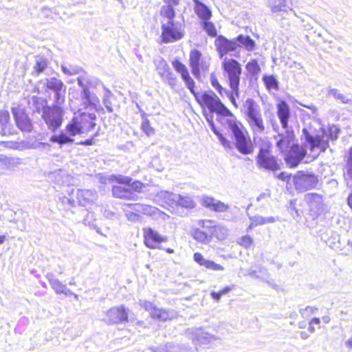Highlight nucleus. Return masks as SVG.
<instances>
[{"label":"nucleus","mask_w":352,"mask_h":352,"mask_svg":"<svg viewBox=\"0 0 352 352\" xmlns=\"http://www.w3.org/2000/svg\"><path fill=\"white\" fill-rule=\"evenodd\" d=\"M344 175L347 179L352 180V146L347 153V160L344 167Z\"/></svg>","instance_id":"nucleus-40"},{"label":"nucleus","mask_w":352,"mask_h":352,"mask_svg":"<svg viewBox=\"0 0 352 352\" xmlns=\"http://www.w3.org/2000/svg\"><path fill=\"white\" fill-rule=\"evenodd\" d=\"M347 204L352 209V190L347 198Z\"/></svg>","instance_id":"nucleus-54"},{"label":"nucleus","mask_w":352,"mask_h":352,"mask_svg":"<svg viewBox=\"0 0 352 352\" xmlns=\"http://www.w3.org/2000/svg\"><path fill=\"white\" fill-rule=\"evenodd\" d=\"M253 239L250 235H243L237 240V244L245 249L250 248L253 245Z\"/></svg>","instance_id":"nucleus-44"},{"label":"nucleus","mask_w":352,"mask_h":352,"mask_svg":"<svg viewBox=\"0 0 352 352\" xmlns=\"http://www.w3.org/2000/svg\"><path fill=\"white\" fill-rule=\"evenodd\" d=\"M16 124L23 132H30L33 129V124L30 118L23 109L19 107L11 108Z\"/></svg>","instance_id":"nucleus-13"},{"label":"nucleus","mask_w":352,"mask_h":352,"mask_svg":"<svg viewBox=\"0 0 352 352\" xmlns=\"http://www.w3.org/2000/svg\"><path fill=\"white\" fill-rule=\"evenodd\" d=\"M244 107L245 109L246 118L262 114L259 104L253 98H247L244 103Z\"/></svg>","instance_id":"nucleus-27"},{"label":"nucleus","mask_w":352,"mask_h":352,"mask_svg":"<svg viewBox=\"0 0 352 352\" xmlns=\"http://www.w3.org/2000/svg\"><path fill=\"white\" fill-rule=\"evenodd\" d=\"M291 5V0H272V10L274 12L287 11Z\"/></svg>","instance_id":"nucleus-34"},{"label":"nucleus","mask_w":352,"mask_h":352,"mask_svg":"<svg viewBox=\"0 0 352 352\" xmlns=\"http://www.w3.org/2000/svg\"><path fill=\"white\" fill-rule=\"evenodd\" d=\"M262 80L267 90L277 91L279 89V82L276 78L273 75H264Z\"/></svg>","instance_id":"nucleus-32"},{"label":"nucleus","mask_w":352,"mask_h":352,"mask_svg":"<svg viewBox=\"0 0 352 352\" xmlns=\"http://www.w3.org/2000/svg\"><path fill=\"white\" fill-rule=\"evenodd\" d=\"M161 18V40L162 43H169L180 40L184 36V32L177 23L175 22L176 15L167 10L164 11Z\"/></svg>","instance_id":"nucleus-4"},{"label":"nucleus","mask_w":352,"mask_h":352,"mask_svg":"<svg viewBox=\"0 0 352 352\" xmlns=\"http://www.w3.org/2000/svg\"><path fill=\"white\" fill-rule=\"evenodd\" d=\"M140 128L147 136L153 135L155 133V129L151 126L150 121L145 116L143 117Z\"/></svg>","instance_id":"nucleus-42"},{"label":"nucleus","mask_w":352,"mask_h":352,"mask_svg":"<svg viewBox=\"0 0 352 352\" xmlns=\"http://www.w3.org/2000/svg\"><path fill=\"white\" fill-rule=\"evenodd\" d=\"M234 289V285L226 286L219 292H212L210 294L211 297L216 301H219L221 297Z\"/></svg>","instance_id":"nucleus-43"},{"label":"nucleus","mask_w":352,"mask_h":352,"mask_svg":"<svg viewBox=\"0 0 352 352\" xmlns=\"http://www.w3.org/2000/svg\"><path fill=\"white\" fill-rule=\"evenodd\" d=\"M292 177L291 174H287L285 172H281L277 175L278 179H279L283 182H285L287 183H288L290 181Z\"/></svg>","instance_id":"nucleus-52"},{"label":"nucleus","mask_w":352,"mask_h":352,"mask_svg":"<svg viewBox=\"0 0 352 352\" xmlns=\"http://www.w3.org/2000/svg\"><path fill=\"white\" fill-rule=\"evenodd\" d=\"M202 27L209 36L216 38L218 36L216 27L212 22L210 21V19L203 21Z\"/></svg>","instance_id":"nucleus-41"},{"label":"nucleus","mask_w":352,"mask_h":352,"mask_svg":"<svg viewBox=\"0 0 352 352\" xmlns=\"http://www.w3.org/2000/svg\"><path fill=\"white\" fill-rule=\"evenodd\" d=\"M293 184L298 192H303L316 187L318 180L314 174L298 171L292 177Z\"/></svg>","instance_id":"nucleus-9"},{"label":"nucleus","mask_w":352,"mask_h":352,"mask_svg":"<svg viewBox=\"0 0 352 352\" xmlns=\"http://www.w3.org/2000/svg\"><path fill=\"white\" fill-rule=\"evenodd\" d=\"M150 316L153 319L162 322H165L170 319L169 314L166 310L157 308V307L151 313Z\"/></svg>","instance_id":"nucleus-36"},{"label":"nucleus","mask_w":352,"mask_h":352,"mask_svg":"<svg viewBox=\"0 0 352 352\" xmlns=\"http://www.w3.org/2000/svg\"><path fill=\"white\" fill-rule=\"evenodd\" d=\"M307 140L311 145V150H314L316 148H320L322 151L325 150V145L327 144L326 142H323L319 135H309L307 137Z\"/></svg>","instance_id":"nucleus-35"},{"label":"nucleus","mask_w":352,"mask_h":352,"mask_svg":"<svg viewBox=\"0 0 352 352\" xmlns=\"http://www.w3.org/2000/svg\"><path fill=\"white\" fill-rule=\"evenodd\" d=\"M209 80L211 86L220 96H222L223 93H228L226 89L220 83L219 78L217 73L214 72H211L209 76Z\"/></svg>","instance_id":"nucleus-31"},{"label":"nucleus","mask_w":352,"mask_h":352,"mask_svg":"<svg viewBox=\"0 0 352 352\" xmlns=\"http://www.w3.org/2000/svg\"><path fill=\"white\" fill-rule=\"evenodd\" d=\"M142 307L149 312V314H151V313L154 310V309L156 307V305L153 303V302H149V301H145L143 304H142Z\"/></svg>","instance_id":"nucleus-53"},{"label":"nucleus","mask_w":352,"mask_h":352,"mask_svg":"<svg viewBox=\"0 0 352 352\" xmlns=\"http://www.w3.org/2000/svg\"><path fill=\"white\" fill-rule=\"evenodd\" d=\"M223 228L214 224L210 219H201L198 221L197 226L192 231V238L201 244H208L213 237L220 239L218 232H221Z\"/></svg>","instance_id":"nucleus-7"},{"label":"nucleus","mask_w":352,"mask_h":352,"mask_svg":"<svg viewBox=\"0 0 352 352\" xmlns=\"http://www.w3.org/2000/svg\"><path fill=\"white\" fill-rule=\"evenodd\" d=\"M104 316L103 320L108 325L126 323L129 321V310L122 305L109 308Z\"/></svg>","instance_id":"nucleus-10"},{"label":"nucleus","mask_w":352,"mask_h":352,"mask_svg":"<svg viewBox=\"0 0 352 352\" xmlns=\"http://www.w3.org/2000/svg\"><path fill=\"white\" fill-rule=\"evenodd\" d=\"M16 133L8 110H0V134L9 136Z\"/></svg>","instance_id":"nucleus-20"},{"label":"nucleus","mask_w":352,"mask_h":352,"mask_svg":"<svg viewBox=\"0 0 352 352\" xmlns=\"http://www.w3.org/2000/svg\"><path fill=\"white\" fill-rule=\"evenodd\" d=\"M47 63L46 60H45L43 58H41L36 61L34 69V71L37 74H39V73L43 72L44 69L47 67Z\"/></svg>","instance_id":"nucleus-46"},{"label":"nucleus","mask_w":352,"mask_h":352,"mask_svg":"<svg viewBox=\"0 0 352 352\" xmlns=\"http://www.w3.org/2000/svg\"><path fill=\"white\" fill-rule=\"evenodd\" d=\"M41 116L48 129L54 132L62 125L63 121V110L57 104L44 107Z\"/></svg>","instance_id":"nucleus-8"},{"label":"nucleus","mask_w":352,"mask_h":352,"mask_svg":"<svg viewBox=\"0 0 352 352\" xmlns=\"http://www.w3.org/2000/svg\"><path fill=\"white\" fill-rule=\"evenodd\" d=\"M214 46L219 57L223 60L226 55L236 50L237 46L235 40H230L224 36L219 35L214 40Z\"/></svg>","instance_id":"nucleus-15"},{"label":"nucleus","mask_w":352,"mask_h":352,"mask_svg":"<svg viewBox=\"0 0 352 352\" xmlns=\"http://www.w3.org/2000/svg\"><path fill=\"white\" fill-rule=\"evenodd\" d=\"M284 160L289 168L296 167L306 156V149L298 142L295 143L285 153Z\"/></svg>","instance_id":"nucleus-12"},{"label":"nucleus","mask_w":352,"mask_h":352,"mask_svg":"<svg viewBox=\"0 0 352 352\" xmlns=\"http://www.w3.org/2000/svg\"><path fill=\"white\" fill-rule=\"evenodd\" d=\"M318 311V308L314 307H309L307 306L305 308V309L302 311V314L305 315V316H309L311 314H315Z\"/></svg>","instance_id":"nucleus-50"},{"label":"nucleus","mask_w":352,"mask_h":352,"mask_svg":"<svg viewBox=\"0 0 352 352\" xmlns=\"http://www.w3.org/2000/svg\"><path fill=\"white\" fill-rule=\"evenodd\" d=\"M96 120L94 113L83 112L76 114L66 125L65 130L70 136L88 133L95 128Z\"/></svg>","instance_id":"nucleus-6"},{"label":"nucleus","mask_w":352,"mask_h":352,"mask_svg":"<svg viewBox=\"0 0 352 352\" xmlns=\"http://www.w3.org/2000/svg\"><path fill=\"white\" fill-rule=\"evenodd\" d=\"M223 76L230 89L228 98L235 108H237L236 98L239 95V85L242 74L241 63L234 59L228 57L223 58L221 64Z\"/></svg>","instance_id":"nucleus-3"},{"label":"nucleus","mask_w":352,"mask_h":352,"mask_svg":"<svg viewBox=\"0 0 352 352\" xmlns=\"http://www.w3.org/2000/svg\"><path fill=\"white\" fill-rule=\"evenodd\" d=\"M228 209V206H226L224 203L220 201H215L210 210H214L215 212H223Z\"/></svg>","instance_id":"nucleus-48"},{"label":"nucleus","mask_w":352,"mask_h":352,"mask_svg":"<svg viewBox=\"0 0 352 352\" xmlns=\"http://www.w3.org/2000/svg\"><path fill=\"white\" fill-rule=\"evenodd\" d=\"M234 40L239 43L237 47H244L248 51H252L256 47V42L248 35L239 34Z\"/></svg>","instance_id":"nucleus-28"},{"label":"nucleus","mask_w":352,"mask_h":352,"mask_svg":"<svg viewBox=\"0 0 352 352\" xmlns=\"http://www.w3.org/2000/svg\"><path fill=\"white\" fill-rule=\"evenodd\" d=\"M215 202V200L210 197H204L202 200V205L208 208H210L212 207V205L214 204Z\"/></svg>","instance_id":"nucleus-51"},{"label":"nucleus","mask_w":352,"mask_h":352,"mask_svg":"<svg viewBox=\"0 0 352 352\" xmlns=\"http://www.w3.org/2000/svg\"><path fill=\"white\" fill-rule=\"evenodd\" d=\"M247 75L251 77H256L261 72V67L256 59H251L245 65Z\"/></svg>","instance_id":"nucleus-30"},{"label":"nucleus","mask_w":352,"mask_h":352,"mask_svg":"<svg viewBox=\"0 0 352 352\" xmlns=\"http://www.w3.org/2000/svg\"><path fill=\"white\" fill-rule=\"evenodd\" d=\"M165 251L167 252V253H169V254H172L174 252V250L173 249H171V248H166L165 249Z\"/></svg>","instance_id":"nucleus-57"},{"label":"nucleus","mask_w":352,"mask_h":352,"mask_svg":"<svg viewBox=\"0 0 352 352\" xmlns=\"http://www.w3.org/2000/svg\"><path fill=\"white\" fill-rule=\"evenodd\" d=\"M164 5L160 8V15H164V11L168 10L176 15L175 7L178 6L181 3L182 0H162Z\"/></svg>","instance_id":"nucleus-37"},{"label":"nucleus","mask_w":352,"mask_h":352,"mask_svg":"<svg viewBox=\"0 0 352 352\" xmlns=\"http://www.w3.org/2000/svg\"><path fill=\"white\" fill-rule=\"evenodd\" d=\"M52 288L57 294H64L65 296H74V298H77L78 296L72 293L67 287L63 285L61 283L56 281L52 283Z\"/></svg>","instance_id":"nucleus-38"},{"label":"nucleus","mask_w":352,"mask_h":352,"mask_svg":"<svg viewBox=\"0 0 352 352\" xmlns=\"http://www.w3.org/2000/svg\"><path fill=\"white\" fill-rule=\"evenodd\" d=\"M158 74L160 77L171 87L175 88L178 85L177 76L173 73L166 63L162 67L158 68Z\"/></svg>","instance_id":"nucleus-21"},{"label":"nucleus","mask_w":352,"mask_h":352,"mask_svg":"<svg viewBox=\"0 0 352 352\" xmlns=\"http://www.w3.org/2000/svg\"><path fill=\"white\" fill-rule=\"evenodd\" d=\"M6 241V236L4 235H0V245L3 243V242Z\"/></svg>","instance_id":"nucleus-56"},{"label":"nucleus","mask_w":352,"mask_h":352,"mask_svg":"<svg viewBox=\"0 0 352 352\" xmlns=\"http://www.w3.org/2000/svg\"><path fill=\"white\" fill-rule=\"evenodd\" d=\"M171 64L175 70L180 74L187 89L195 97L211 129L218 136L221 144L225 147L230 146V142L217 129L212 118L214 113L230 118L227 119L226 123L228 130L230 131L234 136V145L237 151L243 155L253 153L254 146L248 131L242 122L238 120L233 113L222 102L220 98L212 91H204L201 93L196 91L195 82L191 77L187 66L178 58L172 60Z\"/></svg>","instance_id":"nucleus-1"},{"label":"nucleus","mask_w":352,"mask_h":352,"mask_svg":"<svg viewBox=\"0 0 352 352\" xmlns=\"http://www.w3.org/2000/svg\"><path fill=\"white\" fill-rule=\"evenodd\" d=\"M246 120L254 135L265 133V125L262 114L250 118H246Z\"/></svg>","instance_id":"nucleus-23"},{"label":"nucleus","mask_w":352,"mask_h":352,"mask_svg":"<svg viewBox=\"0 0 352 352\" xmlns=\"http://www.w3.org/2000/svg\"><path fill=\"white\" fill-rule=\"evenodd\" d=\"M255 160L257 167L261 170L276 172L280 168L281 161L274 154L270 142L260 146Z\"/></svg>","instance_id":"nucleus-5"},{"label":"nucleus","mask_w":352,"mask_h":352,"mask_svg":"<svg viewBox=\"0 0 352 352\" xmlns=\"http://www.w3.org/2000/svg\"><path fill=\"white\" fill-rule=\"evenodd\" d=\"M203 64L204 57L201 52L196 48L191 49L189 52V66L195 76H199Z\"/></svg>","instance_id":"nucleus-18"},{"label":"nucleus","mask_w":352,"mask_h":352,"mask_svg":"<svg viewBox=\"0 0 352 352\" xmlns=\"http://www.w3.org/2000/svg\"><path fill=\"white\" fill-rule=\"evenodd\" d=\"M177 204L179 206L186 208H192L195 206L194 201L189 197H179Z\"/></svg>","instance_id":"nucleus-45"},{"label":"nucleus","mask_w":352,"mask_h":352,"mask_svg":"<svg viewBox=\"0 0 352 352\" xmlns=\"http://www.w3.org/2000/svg\"><path fill=\"white\" fill-rule=\"evenodd\" d=\"M193 260L199 266L204 267L207 270L213 271H223L224 267L220 264L216 263L212 261L207 260L200 252H195L193 254Z\"/></svg>","instance_id":"nucleus-22"},{"label":"nucleus","mask_w":352,"mask_h":352,"mask_svg":"<svg viewBox=\"0 0 352 352\" xmlns=\"http://www.w3.org/2000/svg\"><path fill=\"white\" fill-rule=\"evenodd\" d=\"M276 146L281 153H285L293 144L297 142L293 130H286L284 133H278L274 136Z\"/></svg>","instance_id":"nucleus-14"},{"label":"nucleus","mask_w":352,"mask_h":352,"mask_svg":"<svg viewBox=\"0 0 352 352\" xmlns=\"http://www.w3.org/2000/svg\"><path fill=\"white\" fill-rule=\"evenodd\" d=\"M18 164L16 159L4 155L0 156V175L12 170Z\"/></svg>","instance_id":"nucleus-29"},{"label":"nucleus","mask_w":352,"mask_h":352,"mask_svg":"<svg viewBox=\"0 0 352 352\" xmlns=\"http://www.w3.org/2000/svg\"><path fill=\"white\" fill-rule=\"evenodd\" d=\"M94 195L89 190L77 189L72 190L69 202L73 206H87L93 201Z\"/></svg>","instance_id":"nucleus-16"},{"label":"nucleus","mask_w":352,"mask_h":352,"mask_svg":"<svg viewBox=\"0 0 352 352\" xmlns=\"http://www.w3.org/2000/svg\"><path fill=\"white\" fill-rule=\"evenodd\" d=\"M168 237L154 229L146 227L143 229V242L149 249H159L162 243L167 242Z\"/></svg>","instance_id":"nucleus-11"},{"label":"nucleus","mask_w":352,"mask_h":352,"mask_svg":"<svg viewBox=\"0 0 352 352\" xmlns=\"http://www.w3.org/2000/svg\"><path fill=\"white\" fill-rule=\"evenodd\" d=\"M74 141L73 139L67 136L66 134L61 133L58 135H52L50 138V142L52 143H57L60 146L71 143Z\"/></svg>","instance_id":"nucleus-39"},{"label":"nucleus","mask_w":352,"mask_h":352,"mask_svg":"<svg viewBox=\"0 0 352 352\" xmlns=\"http://www.w3.org/2000/svg\"><path fill=\"white\" fill-rule=\"evenodd\" d=\"M309 207V214L313 219H316L322 210V196L317 193H308L305 197Z\"/></svg>","instance_id":"nucleus-17"},{"label":"nucleus","mask_w":352,"mask_h":352,"mask_svg":"<svg viewBox=\"0 0 352 352\" xmlns=\"http://www.w3.org/2000/svg\"><path fill=\"white\" fill-rule=\"evenodd\" d=\"M322 321L324 323H329L330 322V317L328 316H324L322 317Z\"/></svg>","instance_id":"nucleus-55"},{"label":"nucleus","mask_w":352,"mask_h":352,"mask_svg":"<svg viewBox=\"0 0 352 352\" xmlns=\"http://www.w3.org/2000/svg\"><path fill=\"white\" fill-rule=\"evenodd\" d=\"M274 221V219L273 217H263L260 216H256L250 218V222L248 227V230H251L254 228L265 225L269 223H273Z\"/></svg>","instance_id":"nucleus-33"},{"label":"nucleus","mask_w":352,"mask_h":352,"mask_svg":"<svg viewBox=\"0 0 352 352\" xmlns=\"http://www.w3.org/2000/svg\"><path fill=\"white\" fill-rule=\"evenodd\" d=\"M321 320L319 318H313L307 323L305 320L300 321L299 322V327L302 329H305L307 327V331H302L303 337L306 338L308 333H314L316 329L320 328Z\"/></svg>","instance_id":"nucleus-26"},{"label":"nucleus","mask_w":352,"mask_h":352,"mask_svg":"<svg viewBox=\"0 0 352 352\" xmlns=\"http://www.w3.org/2000/svg\"><path fill=\"white\" fill-rule=\"evenodd\" d=\"M276 113L283 129H287L291 113L288 103L280 100L276 104Z\"/></svg>","instance_id":"nucleus-19"},{"label":"nucleus","mask_w":352,"mask_h":352,"mask_svg":"<svg viewBox=\"0 0 352 352\" xmlns=\"http://www.w3.org/2000/svg\"><path fill=\"white\" fill-rule=\"evenodd\" d=\"M46 87L55 92L57 103H63L64 102V98L60 96V91L63 88L62 81L54 77L50 78L46 80Z\"/></svg>","instance_id":"nucleus-25"},{"label":"nucleus","mask_w":352,"mask_h":352,"mask_svg":"<svg viewBox=\"0 0 352 352\" xmlns=\"http://www.w3.org/2000/svg\"><path fill=\"white\" fill-rule=\"evenodd\" d=\"M98 133L96 132V133H94L91 138L90 139H88V140H84V141H80L78 142V144L80 145H83V146H91V145H94L95 144V138L98 136Z\"/></svg>","instance_id":"nucleus-49"},{"label":"nucleus","mask_w":352,"mask_h":352,"mask_svg":"<svg viewBox=\"0 0 352 352\" xmlns=\"http://www.w3.org/2000/svg\"><path fill=\"white\" fill-rule=\"evenodd\" d=\"M111 192L114 198L122 200H136V194L144 192L146 184L140 180H133L131 177L111 175L109 177Z\"/></svg>","instance_id":"nucleus-2"},{"label":"nucleus","mask_w":352,"mask_h":352,"mask_svg":"<svg viewBox=\"0 0 352 352\" xmlns=\"http://www.w3.org/2000/svg\"><path fill=\"white\" fill-rule=\"evenodd\" d=\"M0 146L3 148L17 149L19 148V144L14 141H1Z\"/></svg>","instance_id":"nucleus-47"},{"label":"nucleus","mask_w":352,"mask_h":352,"mask_svg":"<svg viewBox=\"0 0 352 352\" xmlns=\"http://www.w3.org/2000/svg\"><path fill=\"white\" fill-rule=\"evenodd\" d=\"M192 1L194 3V11L202 21L211 19L212 11L206 4L200 0H192Z\"/></svg>","instance_id":"nucleus-24"},{"label":"nucleus","mask_w":352,"mask_h":352,"mask_svg":"<svg viewBox=\"0 0 352 352\" xmlns=\"http://www.w3.org/2000/svg\"><path fill=\"white\" fill-rule=\"evenodd\" d=\"M346 344L348 347L352 349V340H349L347 341Z\"/></svg>","instance_id":"nucleus-58"}]
</instances>
